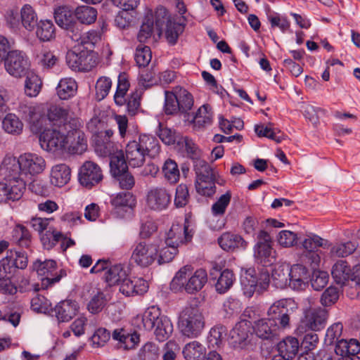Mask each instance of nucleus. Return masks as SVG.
I'll list each match as a JSON object with an SVG mask.
<instances>
[{
  "label": "nucleus",
  "mask_w": 360,
  "mask_h": 360,
  "mask_svg": "<svg viewBox=\"0 0 360 360\" xmlns=\"http://www.w3.org/2000/svg\"><path fill=\"white\" fill-rule=\"evenodd\" d=\"M299 341L293 337H287L277 345L278 352L285 360L293 359L299 349Z\"/></svg>",
  "instance_id": "nucleus-27"
},
{
  "label": "nucleus",
  "mask_w": 360,
  "mask_h": 360,
  "mask_svg": "<svg viewBox=\"0 0 360 360\" xmlns=\"http://www.w3.org/2000/svg\"><path fill=\"white\" fill-rule=\"evenodd\" d=\"M129 87L128 76L125 72H121L118 76L117 90L114 99L117 105H122L125 101L124 96Z\"/></svg>",
  "instance_id": "nucleus-51"
},
{
  "label": "nucleus",
  "mask_w": 360,
  "mask_h": 360,
  "mask_svg": "<svg viewBox=\"0 0 360 360\" xmlns=\"http://www.w3.org/2000/svg\"><path fill=\"white\" fill-rule=\"evenodd\" d=\"M68 150L72 154H82L87 148V140L84 131H76L74 136H67L66 145Z\"/></svg>",
  "instance_id": "nucleus-32"
},
{
  "label": "nucleus",
  "mask_w": 360,
  "mask_h": 360,
  "mask_svg": "<svg viewBox=\"0 0 360 360\" xmlns=\"http://www.w3.org/2000/svg\"><path fill=\"white\" fill-rule=\"evenodd\" d=\"M67 136L56 129H46L39 136V143L46 151H56L66 147Z\"/></svg>",
  "instance_id": "nucleus-14"
},
{
  "label": "nucleus",
  "mask_w": 360,
  "mask_h": 360,
  "mask_svg": "<svg viewBox=\"0 0 360 360\" xmlns=\"http://www.w3.org/2000/svg\"><path fill=\"white\" fill-rule=\"evenodd\" d=\"M272 244L270 235L266 231L261 230L257 236V243L253 248V255L257 263L266 266L276 262V251Z\"/></svg>",
  "instance_id": "nucleus-7"
},
{
  "label": "nucleus",
  "mask_w": 360,
  "mask_h": 360,
  "mask_svg": "<svg viewBox=\"0 0 360 360\" xmlns=\"http://www.w3.org/2000/svg\"><path fill=\"white\" fill-rule=\"evenodd\" d=\"M290 288L295 290H302L310 277V272L308 269L302 264H293L289 268Z\"/></svg>",
  "instance_id": "nucleus-22"
},
{
  "label": "nucleus",
  "mask_w": 360,
  "mask_h": 360,
  "mask_svg": "<svg viewBox=\"0 0 360 360\" xmlns=\"http://www.w3.org/2000/svg\"><path fill=\"white\" fill-rule=\"evenodd\" d=\"M178 252L179 250L174 246L166 245L165 247L162 248L160 250L158 248V258L156 260L160 265L169 263L173 260Z\"/></svg>",
  "instance_id": "nucleus-59"
},
{
  "label": "nucleus",
  "mask_w": 360,
  "mask_h": 360,
  "mask_svg": "<svg viewBox=\"0 0 360 360\" xmlns=\"http://www.w3.org/2000/svg\"><path fill=\"white\" fill-rule=\"evenodd\" d=\"M153 27L154 20L153 15H151L150 16H146L141 26L140 31L137 36L138 40L141 43L146 42V40L151 37Z\"/></svg>",
  "instance_id": "nucleus-61"
},
{
  "label": "nucleus",
  "mask_w": 360,
  "mask_h": 360,
  "mask_svg": "<svg viewBox=\"0 0 360 360\" xmlns=\"http://www.w3.org/2000/svg\"><path fill=\"white\" fill-rule=\"evenodd\" d=\"M92 57L87 54L86 51H68L66 54V63L68 65L75 71L89 72L93 65L90 63Z\"/></svg>",
  "instance_id": "nucleus-20"
},
{
  "label": "nucleus",
  "mask_w": 360,
  "mask_h": 360,
  "mask_svg": "<svg viewBox=\"0 0 360 360\" xmlns=\"http://www.w3.org/2000/svg\"><path fill=\"white\" fill-rule=\"evenodd\" d=\"M126 277V271L123 269L122 265L117 264L108 267L104 275L105 281L109 285L119 284L120 281Z\"/></svg>",
  "instance_id": "nucleus-47"
},
{
  "label": "nucleus",
  "mask_w": 360,
  "mask_h": 360,
  "mask_svg": "<svg viewBox=\"0 0 360 360\" xmlns=\"http://www.w3.org/2000/svg\"><path fill=\"white\" fill-rule=\"evenodd\" d=\"M56 266V262L54 260H46L44 262L37 260L33 264V270L36 271L39 276H45L41 278L42 289H47L59 282L63 277L67 276L66 271L64 269H60L58 274H53Z\"/></svg>",
  "instance_id": "nucleus-11"
},
{
  "label": "nucleus",
  "mask_w": 360,
  "mask_h": 360,
  "mask_svg": "<svg viewBox=\"0 0 360 360\" xmlns=\"http://www.w3.org/2000/svg\"><path fill=\"white\" fill-rule=\"evenodd\" d=\"M205 353V347L198 341L186 345L183 354L186 360H202Z\"/></svg>",
  "instance_id": "nucleus-41"
},
{
  "label": "nucleus",
  "mask_w": 360,
  "mask_h": 360,
  "mask_svg": "<svg viewBox=\"0 0 360 360\" xmlns=\"http://www.w3.org/2000/svg\"><path fill=\"white\" fill-rule=\"evenodd\" d=\"M219 246L226 251H233L236 249L245 250L248 246L245 241L240 235L224 233L217 240Z\"/></svg>",
  "instance_id": "nucleus-23"
},
{
  "label": "nucleus",
  "mask_w": 360,
  "mask_h": 360,
  "mask_svg": "<svg viewBox=\"0 0 360 360\" xmlns=\"http://www.w3.org/2000/svg\"><path fill=\"white\" fill-rule=\"evenodd\" d=\"M110 169L112 176L128 171L127 163L122 152L110 156Z\"/></svg>",
  "instance_id": "nucleus-49"
},
{
  "label": "nucleus",
  "mask_w": 360,
  "mask_h": 360,
  "mask_svg": "<svg viewBox=\"0 0 360 360\" xmlns=\"http://www.w3.org/2000/svg\"><path fill=\"white\" fill-rule=\"evenodd\" d=\"M154 334L160 342L167 340L173 332V325L170 319L166 316H162L160 320L155 323Z\"/></svg>",
  "instance_id": "nucleus-36"
},
{
  "label": "nucleus",
  "mask_w": 360,
  "mask_h": 360,
  "mask_svg": "<svg viewBox=\"0 0 360 360\" xmlns=\"http://www.w3.org/2000/svg\"><path fill=\"white\" fill-rule=\"evenodd\" d=\"M194 170L196 174L195 186L198 194L212 197L216 193L215 184L220 183L208 163L203 160H198L194 165Z\"/></svg>",
  "instance_id": "nucleus-4"
},
{
  "label": "nucleus",
  "mask_w": 360,
  "mask_h": 360,
  "mask_svg": "<svg viewBox=\"0 0 360 360\" xmlns=\"http://www.w3.org/2000/svg\"><path fill=\"white\" fill-rule=\"evenodd\" d=\"M231 199V193L227 191L221 195L219 199L212 205V212L215 216L223 215L229 205Z\"/></svg>",
  "instance_id": "nucleus-58"
},
{
  "label": "nucleus",
  "mask_w": 360,
  "mask_h": 360,
  "mask_svg": "<svg viewBox=\"0 0 360 360\" xmlns=\"http://www.w3.org/2000/svg\"><path fill=\"white\" fill-rule=\"evenodd\" d=\"M193 268L191 265H186L181 267L176 274L171 282V288L173 290L179 291L185 288L188 281L187 277L191 274Z\"/></svg>",
  "instance_id": "nucleus-45"
},
{
  "label": "nucleus",
  "mask_w": 360,
  "mask_h": 360,
  "mask_svg": "<svg viewBox=\"0 0 360 360\" xmlns=\"http://www.w3.org/2000/svg\"><path fill=\"white\" fill-rule=\"evenodd\" d=\"M41 82L37 75L27 77L25 84V92L30 97L36 96L41 89Z\"/></svg>",
  "instance_id": "nucleus-63"
},
{
  "label": "nucleus",
  "mask_w": 360,
  "mask_h": 360,
  "mask_svg": "<svg viewBox=\"0 0 360 360\" xmlns=\"http://www.w3.org/2000/svg\"><path fill=\"white\" fill-rule=\"evenodd\" d=\"M172 196L163 187H153L147 193L146 203L149 209L160 212L166 210L171 202Z\"/></svg>",
  "instance_id": "nucleus-15"
},
{
  "label": "nucleus",
  "mask_w": 360,
  "mask_h": 360,
  "mask_svg": "<svg viewBox=\"0 0 360 360\" xmlns=\"http://www.w3.org/2000/svg\"><path fill=\"white\" fill-rule=\"evenodd\" d=\"M249 336L247 323L241 321L236 324L230 332L231 344L235 348H241Z\"/></svg>",
  "instance_id": "nucleus-29"
},
{
  "label": "nucleus",
  "mask_w": 360,
  "mask_h": 360,
  "mask_svg": "<svg viewBox=\"0 0 360 360\" xmlns=\"http://www.w3.org/2000/svg\"><path fill=\"white\" fill-rule=\"evenodd\" d=\"M356 249L355 243L348 241L334 245L330 249V255L338 257H345L352 254Z\"/></svg>",
  "instance_id": "nucleus-55"
},
{
  "label": "nucleus",
  "mask_w": 360,
  "mask_h": 360,
  "mask_svg": "<svg viewBox=\"0 0 360 360\" xmlns=\"http://www.w3.org/2000/svg\"><path fill=\"white\" fill-rule=\"evenodd\" d=\"M290 304V301L286 299L280 300L274 302L268 310V317L274 323L277 330L290 327L293 311L288 307Z\"/></svg>",
  "instance_id": "nucleus-10"
},
{
  "label": "nucleus",
  "mask_w": 360,
  "mask_h": 360,
  "mask_svg": "<svg viewBox=\"0 0 360 360\" xmlns=\"http://www.w3.org/2000/svg\"><path fill=\"white\" fill-rule=\"evenodd\" d=\"M158 243L140 241L133 246L131 262L141 268H146L154 263L158 258Z\"/></svg>",
  "instance_id": "nucleus-8"
},
{
  "label": "nucleus",
  "mask_w": 360,
  "mask_h": 360,
  "mask_svg": "<svg viewBox=\"0 0 360 360\" xmlns=\"http://www.w3.org/2000/svg\"><path fill=\"white\" fill-rule=\"evenodd\" d=\"M139 356L142 360H156L159 356V348L155 344L148 342L140 349Z\"/></svg>",
  "instance_id": "nucleus-64"
},
{
  "label": "nucleus",
  "mask_w": 360,
  "mask_h": 360,
  "mask_svg": "<svg viewBox=\"0 0 360 360\" xmlns=\"http://www.w3.org/2000/svg\"><path fill=\"white\" fill-rule=\"evenodd\" d=\"M115 209L132 208L136 204V197L130 192H121L111 199Z\"/></svg>",
  "instance_id": "nucleus-42"
},
{
  "label": "nucleus",
  "mask_w": 360,
  "mask_h": 360,
  "mask_svg": "<svg viewBox=\"0 0 360 360\" xmlns=\"http://www.w3.org/2000/svg\"><path fill=\"white\" fill-rule=\"evenodd\" d=\"M253 328L256 335L264 340L270 339L275 336L278 331L275 328V325L269 317L255 321Z\"/></svg>",
  "instance_id": "nucleus-31"
},
{
  "label": "nucleus",
  "mask_w": 360,
  "mask_h": 360,
  "mask_svg": "<svg viewBox=\"0 0 360 360\" xmlns=\"http://www.w3.org/2000/svg\"><path fill=\"white\" fill-rule=\"evenodd\" d=\"M71 171L65 164L55 165L51 172V183L58 187H62L70 179Z\"/></svg>",
  "instance_id": "nucleus-30"
},
{
  "label": "nucleus",
  "mask_w": 360,
  "mask_h": 360,
  "mask_svg": "<svg viewBox=\"0 0 360 360\" xmlns=\"http://www.w3.org/2000/svg\"><path fill=\"white\" fill-rule=\"evenodd\" d=\"M95 150L101 156L110 155L114 150V143L107 137L95 132L92 136Z\"/></svg>",
  "instance_id": "nucleus-37"
},
{
  "label": "nucleus",
  "mask_w": 360,
  "mask_h": 360,
  "mask_svg": "<svg viewBox=\"0 0 360 360\" xmlns=\"http://www.w3.org/2000/svg\"><path fill=\"white\" fill-rule=\"evenodd\" d=\"M328 312L326 309L309 308L304 311L300 323L297 328V333L303 335L308 330L319 331L322 330L326 324Z\"/></svg>",
  "instance_id": "nucleus-5"
},
{
  "label": "nucleus",
  "mask_w": 360,
  "mask_h": 360,
  "mask_svg": "<svg viewBox=\"0 0 360 360\" xmlns=\"http://www.w3.org/2000/svg\"><path fill=\"white\" fill-rule=\"evenodd\" d=\"M1 169L9 177L5 182H0V202L20 200L25 191V183L19 177L22 173L20 158H9L3 162Z\"/></svg>",
  "instance_id": "nucleus-1"
},
{
  "label": "nucleus",
  "mask_w": 360,
  "mask_h": 360,
  "mask_svg": "<svg viewBox=\"0 0 360 360\" xmlns=\"http://www.w3.org/2000/svg\"><path fill=\"white\" fill-rule=\"evenodd\" d=\"M335 352L337 355L340 357H349L358 356L360 352V342L356 339H350L349 340L345 339H340L335 345Z\"/></svg>",
  "instance_id": "nucleus-25"
},
{
  "label": "nucleus",
  "mask_w": 360,
  "mask_h": 360,
  "mask_svg": "<svg viewBox=\"0 0 360 360\" xmlns=\"http://www.w3.org/2000/svg\"><path fill=\"white\" fill-rule=\"evenodd\" d=\"M20 19L22 27L29 32L33 31L39 22L35 10L29 4L21 8Z\"/></svg>",
  "instance_id": "nucleus-33"
},
{
  "label": "nucleus",
  "mask_w": 360,
  "mask_h": 360,
  "mask_svg": "<svg viewBox=\"0 0 360 360\" xmlns=\"http://www.w3.org/2000/svg\"><path fill=\"white\" fill-rule=\"evenodd\" d=\"M77 90V84L72 78L61 79L56 87L57 94L61 100L72 97Z\"/></svg>",
  "instance_id": "nucleus-35"
},
{
  "label": "nucleus",
  "mask_w": 360,
  "mask_h": 360,
  "mask_svg": "<svg viewBox=\"0 0 360 360\" xmlns=\"http://www.w3.org/2000/svg\"><path fill=\"white\" fill-rule=\"evenodd\" d=\"M302 246L304 251H313L317 250L319 247L323 248L329 246L328 242L326 240L321 238L315 234L307 235V237L302 242Z\"/></svg>",
  "instance_id": "nucleus-52"
},
{
  "label": "nucleus",
  "mask_w": 360,
  "mask_h": 360,
  "mask_svg": "<svg viewBox=\"0 0 360 360\" xmlns=\"http://www.w3.org/2000/svg\"><path fill=\"white\" fill-rule=\"evenodd\" d=\"M13 237L20 246L27 248L30 245L31 235L25 226L17 225L13 231Z\"/></svg>",
  "instance_id": "nucleus-57"
},
{
  "label": "nucleus",
  "mask_w": 360,
  "mask_h": 360,
  "mask_svg": "<svg viewBox=\"0 0 360 360\" xmlns=\"http://www.w3.org/2000/svg\"><path fill=\"white\" fill-rule=\"evenodd\" d=\"M160 151L158 139L148 134L139 135L137 139L129 141L125 147L126 159L133 167L142 166L146 156L155 158Z\"/></svg>",
  "instance_id": "nucleus-2"
},
{
  "label": "nucleus",
  "mask_w": 360,
  "mask_h": 360,
  "mask_svg": "<svg viewBox=\"0 0 360 360\" xmlns=\"http://www.w3.org/2000/svg\"><path fill=\"white\" fill-rule=\"evenodd\" d=\"M58 60V57L48 50L41 51L36 57L37 64L43 70L52 68L56 64Z\"/></svg>",
  "instance_id": "nucleus-54"
},
{
  "label": "nucleus",
  "mask_w": 360,
  "mask_h": 360,
  "mask_svg": "<svg viewBox=\"0 0 360 360\" xmlns=\"http://www.w3.org/2000/svg\"><path fill=\"white\" fill-rule=\"evenodd\" d=\"M272 283L277 288L290 287L289 267L285 265L276 266L271 273Z\"/></svg>",
  "instance_id": "nucleus-34"
},
{
  "label": "nucleus",
  "mask_w": 360,
  "mask_h": 360,
  "mask_svg": "<svg viewBox=\"0 0 360 360\" xmlns=\"http://www.w3.org/2000/svg\"><path fill=\"white\" fill-rule=\"evenodd\" d=\"M36 28V34L41 41H49L55 37V26L51 20H41Z\"/></svg>",
  "instance_id": "nucleus-38"
},
{
  "label": "nucleus",
  "mask_w": 360,
  "mask_h": 360,
  "mask_svg": "<svg viewBox=\"0 0 360 360\" xmlns=\"http://www.w3.org/2000/svg\"><path fill=\"white\" fill-rule=\"evenodd\" d=\"M4 129L8 134H20L23 129V124L20 119L13 113H8L2 122Z\"/></svg>",
  "instance_id": "nucleus-48"
},
{
  "label": "nucleus",
  "mask_w": 360,
  "mask_h": 360,
  "mask_svg": "<svg viewBox=\"0 0 360 360\" xmlns=\"http://www.w3.org/2000/svg\"><path fill=\"white\" fill-rule=\"evenodd\" d=\"M179 103L176 96L175 91H165V101L164 110L166 115H176L180 112Z\"/></svg>",
  "instance_id": "nucleus-60"
},
{
  "label": "nucleus",
  "mask_w": 360,
  "mask_h": 360,
  "mask_svg": "<svg viewBox=\"0 0 360 360\" xmlns=\"http://www.w3.org/2000/svg\"><path fill=\"white\" fill-rule=\"evenodd\" d=\"M79 307L75 300H65L58 302L52 309L59 322H68L79 312Z\"/></svg>",
  "instance_id": "nucleus-21"
},
{
  "label": "nucleus",
  "mask_w": 360,
  "mask_h": 360,
  "mask_svg": "<svg viewBox=\"0 0 360 360\" xmlns=\"http://www.w3.org/2000/svg\"><path fill=\"white\" fill-rule=\"evenodd\" d=\"M22 173L32 175L41 173L46 167L44 159L35 153H24L19 156Z\"/></svg>",
  "instance_id": "nucleus-17"
},
{
  "label": "nucleus",
  "mask_w": 360,
  "mask_h": 360,
  "mask_svg": "<svg viewBox=\"0 0 360 360\" xmlns=\"http://www.w3.org/2000/svg\"><path fill=\"white\" fill-rule=\"evenodd\" d=\"M103 179L101 168L92 161H86L80 167L78 179L79 184L87 189L99 184Z\"/></svg>",
  "instance_id": "nucleus-12"
},
{
  "label": "nucleus",
  "mask_w": 360,
  "mask_h": 360,
  "mask_svg": "<svg viewBox=\"0 0 360 360\" xmlns=\"http://www.w3.org/2000/svg\"><path fill=\"white\" fill-rule=\"evenodd\" d=\"M41 242L46 250L53 248L58 242H61L60 247L63 251L75 244V241L68 238L62 232L57 231L53 227H50L45 233L41 236Z\"/></svg>",
  "instance_id": "nucleus-16"
},
{
  "label": "nucleus",
  "mask_w": 360,
  "mask_h": 360,
  "mask_svg": "<svg viewBox=\"0 0 360 360\" xmlns=\"http://www.w3.org/2000/svg\"><path fill=\"white\" fill-rule=\"evenodd\" d=\"M162 172L165 179L171 184H175L179 179V170L174 160L167 159L162 167Z\"/></svg>",
  "instance_id": "nucleus-53"
},
{
  "label": "nucleus",
  "mask_w": 360,
  "mask_h": 360,
  "mask_svg": "<svg viewBox=\"0 0 360 360\" xmlns=\"http://www.w3.org/2000/svg\"><path fill=\"white\" fill-rule=\"evenodd\" d=\"M118 285H120V291L128 297L143 295L148 289V284L146 280L136 277L131 278L127 274Z\"/></svg>",
  "instance_id": "nucleus-19"
},
{
  "label": "nucleus",
  "mask_w": 360,
  "mask_h": 360,
  "mask_svg": "<svg viewBox=\"0 0 360 360\" xmlns=\"http://www.w3.org/2000/svg\"><path fill=\"white\" fill-rule=\"evenodd\" d=\"M212 121V112L211 107L207 105L201 106L193 118L195 127H204L211 124Z\"/></svg>",
  "instance_id": "nucleus-50"
},
{
  "label": "nucleus",
  "mask_w": 360,
  "mask_h": 360,
  "mask_svg": "<svg viewBox=\"0 0 360 360\" xmlns=\"http://www.w3.org/2000/svg\"><path fill=\"white\" fill-rule=\"evenodd\" d=\"M6 70L15 77H22L26 75L28 68V60L26 54L20 51L14 50L8 53L4 60Z\"/></svg>",
  "instance_id": "nucleus-13"
},
{
  "label": "nucleus",
  "mask_w": 360,
  "mask_h": 360,
  "mask_svg": "<svg viewBox=\"0 0 360 360\" xmlns=\"http://www.w3.org/2000/svg\"><path fill=\"white\" fill-rule=\"evenodd\" d=\"M162 317L160 309L155 306H151L146 309L142 315V323L146 330H152L158 320Z\"/></svg>",
  "instance_id": "nucleus-40"
},
{
  "label": "nucleus",
  "mask_w": 360,
  "mask_h": 360,
  "mask_svg": "<svg viewBox=\"0 0 360 360\" xmlns=\"http://www.w3.org/2000/svg\"><path fill=\"white\" fill-rule=\"evenodd\" d=\"M207 282V271L203 269H198L188 278L184 290L188 294H195L202 290Z\"/></svg>",
  "instance_id": "nucleus-24"
},
{
  "label": "nucleus",
  "mask_w": 360,
  "mask_h": 360,
  "mask_svg": "<svg viewBox=\"0 0 360 360\" xmlns=\"http://www.w3.org/2000/svg\"><path fill=\"white\" fill-rule=\"evenodd\" d=\"M235 276L231 270L228 269L219 273V276L214 284L216 290L220 294L225 293L232 286Z\"/></svg>",
  "instance_id": "nucleus-43"
},
{
  "label": "nucleus",
  "mask_w": 360,
  "mask_h": 360,
  "mask_svg": "<svg viewBox=\"0 0 360 360\" xmlns=\"http://www.w3.org/2000/svg\"><path fill=\"white\" fill-rule=\"evenodd\" d=\"M107 303L105 295L98 292L89 301L87 309L91 314H96L101 312Z\"/></svg>",
  "instance_id": "nucleus-62"
},
{
  "label": "nucleus",
  "mask_w": 360,
  "mask_h": 360,
  "mask_svg": "<svg viewBox=\"0 0 360 360\" xmlns=\"http://www.w3.org/2000/svg\"><path fill=\"white\" fill-rule=\"evenodd\" d=\"M75 15L79 24L90 25L96 20L97 11L89 6H81L75 10Z\"/></svg>",
  "instance_id": "nucleus-39"
},
{
  "label": "nucleus",
  "mask_w": 360,
  "mask_h": 360,
  "mask_svg": "<svg viewBox=\"0 0 360 360\" xmlns=\"http://www.w3.org/2000/svg\"><path fill=\"white\" fill-rule=\"evenodd\" d=\"M192 234L188 232V226L181 224H172L169 230L166 233L165 243L167 245L179 247L192 238Z\"/></svg>",
  "instance_id": "nucleus-18"
},
{
  "label": "nucleus",
  "mask_w": 360,
  "mask_h": 360,
  "mask_svg": "<svg viewBox=\"0 0 360 360\" xmlns=\"http://www.w3.org/2000/svg\"><path fill=\"white\" fill-rule=\"evenodd\" d=\"M136 63L139 67L147 66L151 60L152 53L149 46L139 45L134 56Z\"/></svg>",
  "instance_id": "nucleus-56"
},
{
  "label": "nucleus",
  "mask_w": 360,
  "mask_h": 360,
  "mask_svg": "<svg viewBox=\"0 0 360 360\" xmlns=\"http://www.w3.org/2000/svg\"><path fill=\"white\" fill-rule=\"evenodd\" d=\"M352 270L345 260H339L333 266L331 275L335 283L342 287L350 280Z\"/></svg>",
  "instance_id": "nucleus-26"
},
{
  "label": "nucleus",
  "mask_w": 360,
  "mask_h": 360,
  "mask_svg": "<svg viewBox=\"0 0 360 360\" xmlns=\"http://www.w3.org/2000/svg\"><path fill=\"white\" fill-rule=\"evenodd\" d=\"M155 18V27L158 34H162L165 25V37L171 45H174L179 35L184 30V25L180 22H172L168 16L167 11L164 7L157 8Z\"/></svg>",
  "instance_id": "nucleus-6"
},
{
  "label": "nucleus",
  "mask_w": 360,
  "mask_h": 360,
  "mask_svg": "<svg viewBox=\"0 0 360 360\" xmlns=\"http://www.w3.org/2000/svg\"><path fill=\"white\" fill-rule=\"evenodd\" d=\"M69 110L59 105H51L47 112V117L54 125H60L68 120Z\"/></svg>",
  "instance_id": "nucleus-44"
},
{
  "label": "nucleus",
  "mask_w": 360,
  "mask_h": 360,
  "mask_svg": "<svg viewBox=\"0 0 360 360\" xmlns=\"http://www.w3.org/2000/svg\"><path fill=\"white\" fill-rule=\"evenodd\" d=\"M27 257L25 252L11 251L0 260V280L11 278L18 269H24L27 266Z\"/></svg>",
  "instance_id": "nucleus-9"
},
{
  "label": "nucleus",
  "mask_w": 360,
  "mask_h": 360,
  "mask_svg": "<svg viewBox=\"0 0 360 360\" xmlns=\"http://www.w3.org/2000/svg\"><path fill=\"white\" fill-rule=\"evenodd\" d=\"M54 18L57 25L63 29L70 27L71 25L77 22L75 11L68 6H62L56 8Z\"/></svg>",
  "instance_id": "nucleus-28"
},
{
  "label": "nucleus",
  "mask_w": 360,
  "mask_h": 360,
  "mask_svg": "<svg viewBox=\"0 0 360 360\" xmlns=\"http://www.w3.org/2000/svg\"><path fill=\"white\" fill-rule=\"evenodd\" d=\"M178 327L183 335L191 338L200 335L205 327V318L198 306L187 305L180 312Z\"/></svg>",
  "instance_id": "nucleus-3"
},
{
  "label": "nucleus",
  "mask_w": 360,
  "mask_h": 360,
  "mask_svg": "<svg viewBox=\"0 0 360 360\" xmlns=\"http://www.w3.org/2000/svg\"><path fill=\"white\" fill-rule=\"evenodd\" d=\"M178 103H179L180 112L186 113L193 105V98L191 94L181 87L174 89Z\"/></svg>",
  "instance_id": "nucleus-46"
}]
</instances>
